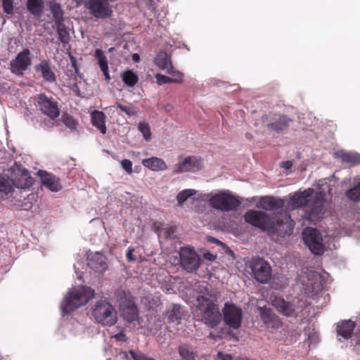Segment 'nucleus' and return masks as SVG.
<instances>
[{
	"mask_svg": "<svg viewBox=\"0 0 360 360\" xmlns=\"http://www.w3.org/2000/svg\"><path fill=\"white\" fill-rule=\"evenodd\" d=\"M212 241H213L214 243H217V244H218V243H221L219 240H217V239H216V238H212Z\"/></svg>",
	"mask_w": 360,
	"mask_h": 360,
	"instance_id": "56",
	"label": "nucleus"
},
{
	"mask_svg": "<svg viewBox=\"0 0 360 360\" xmlns=\"http://www.w3.org/2000/svg\"><path fill=\"white\" fill-rule=\"evenodd\" d=\"M94 296L91 288L79 285L70 290L64 297L60 309L64 314H69L75 309L85 305Z\"/></svg>",
	"mask_w": 360,
	"mask_h": 360,
	"instance_id": "3",
	"label": "nucleus"
},
{
	"mask_svg": "<svg viewBox=\"0 0 360 360\" xmlns=\"http://www.w3.org/2000/svg\"><path fill=\"white\" fill-rule=\"evenodd\" d=\"M249 266L253 278L260 283H268L271 278V267L264 259L253 258L250 262Z\"/></svg>",
	"mask_w": 360,
	"mask_h": 360,
	"instance_id": "9",
	"label": "nucleus"
},
{
	"mask_svg": "<svg viewBox=\"0 0 360 360\" xmlns=\"http://www.w3.org/2000/svg\"><path fill=\"white\" fill-rule=\"evenodd\" d=\"M326 194L319 191L314 193L313 188H308L302 192L295 193L290 197L289 204L294 209L309 205L306 207L304 218L311 224H316L320 221L326 211L327 201Z\"/></svg>",
	"mask_w": 360,
	"mask_h": 360,
	"instance_id": "1",
	"label": "nucleus"
},
{
	"mask_svg": "<svg viewBox=\"0 0 360 360\" xmlns=\"http://www.w3.org/2000/svg\"><path fill=\"white\" fill-rule=\"evenodd\" d=\"M180 264L187 272L193 273L198 270L201 259L196 252L191 248H181L179 251Z\"/></svg>",
	"mask_w": 360,
	"mask_h": 360,
	"instance_id": "11",
	"label": "nucleus"
},
{
	"mask_svg": "<svg viewBox=\"0 0 360 360\" xmlns=\"http://www.w3.org/2000/svg\"><path fill=\"white\" fill-rule=\"evenodd\" d=\"M26 8L33 16L40 18L44 12V0H27Z\"/></svg>",
	"mask_w": 360,
	"mask_h": 360,
	"instance_id": "26",
	"label": "nucleus"
},
{
	"mask_svg": "<svg viewBox=\"0 0 360 360\" xmlns=\"http://www.w3.org/2000/svg\"><path fill=\"white\" fill-rule=\"evenodd\" d=\"M122 81L128 86H134L139 81L138 75L131 70L124 72L122 75Z\"/></svg>",
	"mask_w": 360,
	"mask_h": 360,
	"instance_id": "34",
	"label": "nucleus"
},
{
	"mask_svg": "<svg viewBox=\"0 0 360 360\" xmlns=\"http://www.w3.org/2000/svg\"><path fill=\"white\" fill-rule=\"evenodd\" d=\"M292 166V162L290 160H286L282 162V167L285 169H290Z\"/></svg>",
	"mask_w": 360,
	"mask_h": 360,
	"instance_id": "50",
	"label": "nucleus"
},
{
	"mask_svg": "<svg viewBox=\"0 0 360 360\" xmlns=\"http://www.w3.org/2000/svg\"><path fill=\"white\" fill-rule=\"evenodd\" d=\"M208 201L212 207L224 212L235 211L241 204L240 200L229 191H221L212 195Z\"/></svg>",
	"mask_w": 360,
	"mask_h": 360,
	"instance_id": "6",
	"label": "nucleus"
},
{
	"mask_svg": "<svg viewBox=\"0 0 360 360\" xmlns=\"http://www.w3.org/2000/svg\"><path fill=\"white\" fill-rule=\"evenodd\" d=\"M34 179L30 175L29 172L23 169L20 174L17 175L13 180V184L20 188H28L32 186Z\"/></svg>",
	"mask_w": 360,
	"mask_h": 360,
	"instance_id": "23",
	"label": "nucleus"
},
{
	"mask_svg": "<svg viewBox=\"0 0 360 360\" xmlns=\"http://www.w3.org/2000/svg\"><path fill=\"white\" fill-rule=\"evenodd\" d=\"M115 107L119 108L121 111L125 112L128 116H134L137 113L136 108L132 106L131 104L123 105L121 103L117 102Z\"/></svg>",
	"mask_w": 360,
	"mask_h": 360,
	"instance_id": "41",
	"label": "nucleus"
},
{
	"mask_svg": "<svg viewBox=\"0 0 360 360\" xmlns=\"http://www.w3.org/2000/svg\"><path fill=\"white\" fill-rule=\"evenodd\" d=\"M106 360H112V359L110 358V359H106Z\"/></svg>",
	"mask_w": 360,
	"mask_h": 360,
	"instance_id": "60",
	"label": "nucleus"
},
{
	"mask_svg": "<svg viewBox=\"0 0 360 360\" xmlns=\"http://www.w3.org/2000/svg\"><path fill=\"white\" fill-rule=\"evenodd\" d=\"M302 238L304 243L316 255H322L325 251L321 233L314 228L307 227L302 232Z\"/></svg>",
	"mask_w": 360,
	"mask_h": 360,
	"instance_id": "8",
	"label": "nucleus"
},
{
	"mask_svg": "<svg viewBox=\"0 0 360 360\" xmlns=\"http://www.w3.org/2000/svg\"><path fill=\"white\" fill-rule=\"evenodd\" d=\"M196 193V191L194 189H185L180 191L176 195V200L179 205L183 204L188 200V198Z\"/></svg>",
	"mask_w": 360,
	"mask_h": 360,
	"instance_id": "36",
	"label": "nucleus"
},
{
	"mask_svg": "<svg viewBox=\"0 0 360 360\" xmlns=\"http://www.w3.org/2000/svg\"><path fill=\"white\" fill-rule=\"evenodd\" d=\"M138 128L146 141L150 140V139H151L150 129L149 125L147 123L140 122Z\"/></svg>",
	"mask_w": 360,
	"mask_h": 360,
	"instance_id": "42",
	"label": "nucleus"
},
{
	"mask_svg": "<svg viewBox=\"0 0 360 360\" xmlns=\"http://www.w3.org/2000/svg\"><path fill=\"white\" fill-rule=\"evenodd\" d=\"M346 196L354 202L360 201V181L346 193Z\"/></svg>",
	"mask_w": 360,
	"mask_h": 360,
	"instance_id": "38",
	"label": "nucleus"
},
{
	"mask_svg": "<svg viewBox=\"0 0 360 360\" xmlns=\"http://www.w3.org/2000/svg\"><path fill=\"white\" fill-rule=\"evenodd\" d=\"M260 318L266 328L278 329L282 326L280 318L270 308L259 307Z\"/></svg>",
	"mask_w": 360,
	"mask_h": 360,
	"instance_id": "17",
	"label": "nucleus"
},
{
	"mask_svg": "<svg viewBox=\"0 0 360 360\" xmlns=\"http://www.w3.org/2000/svg\"><path fill=\"white\" fill-rule=\"evenodd\" d=\"M30 51L28 49H23L11 61V71L15 75H22L31 65L30 57Z\"/></svg>",
	"mask_w": 360,
	"mask_h": 360,
	"instance_id": "16",
	"label": "nucleus"
},
{
	"mask_svg": "<svg viewBox=\"0 0 360 360\" xmlns=\"http://www.w3.org/2000/svg\"><path fill=\"white\" fill-rule=\"evenodd\" d=\"M290 122L292 120L285 115H274L271 119V122L268 123L266 126L269 129L276 131H281L288 128Z\"/></svg>",
	"mask_w": 360,
	"mask_h": 360,
	"instance_id": "21",
	"label": "nucleus"
},
{
	"mask_svg": "<svg viewBox=\"0 0 360 360\" xmlns=\"http://www.w3.org/2000/svg\"><path fill=\"white\" fill-rule=\"evenodd\" d=\"M178 351L183 360H194L196 356L193 351L189 350L188 348L184 345L179 346Z\"/></svg>",
	"mask_w": 360,
	"mask_h": 360,
	"instance_id": "40",
	"label": "nucleus"
},
{
	"mask_svg": "<svg viewBox=\"0 0 360 360\" xmlns=\"http://www.w3.org/2000/svg\"><path fill=\"white\" fill-rule=\"evenodd\" d=\"M129 354L134 360H154L152 358L148 357L146 354L140 351L130 350Z\"/></svg>",
	"mask_w": 360,
	"mask_h": 360,
	"instance_id": "45",
	"label": "nucleus"
},
{
	"mask_svg": "<svg viewBox=\"0 0 360 360\" xmlns=\"http://www.w3.org/2000/svg\"><path fill=\"white\" fill-rule=\"evenodd\" d=\"M174 229L172 227L165 229V233L169 237H171L174 234Z\"/></svg>",
	"mask_w": 360,
	"mask_h": 360,
	"instance_id": "52",
	"label": "nucleus"
},
{
	"mask_svg": "<svg viewBox=\"0 0 360 360\" xmlns=\"http://www.w3.org/2000/svg\"><path fill=\"white\" fill-rule=\"evenodd\" d=\"M339 158L352 166L360 165V154L356 152H340Z\"/></svg>",
	"mask_w": 360,
	"mask_h": 360,
	"instance_id": "31",
	"label": "nucleus"
},
{
	"mask_svg": "<svg viewBox=\"0 0 360 360\" xmlns=\"http://www.w3.org/2000/svg\"><path fill=\"white\" fill-rule=\"evenodd\" d=\"M77 3V4H81L85 1V0H74Z\"/></svg>",
	"mask_w": 360,
	"mask_h": 360,
	"instance_id": "55",
	"label": "nucleus"
},
{
	"mask_svg": "<svg viewBox=\"0 0 360 360\" xmlns=\"http://www.w3.org/2000/svg\"><path fill=\"white\" fill-rule=\"evenodd\" d=\"M284 201L273 196L261 197L257 204L258 208L267 211H274L283 208Z\"/></svg>",
	"mask_w": 360,
	"mask_h": 360,
	"instance_id": "18",
	"label": "nucleus"
},
{
	"mask_svg": "<svg viewBox=\"0 0 360 360\" xmlns=\"http://www.w3.org/2000/svg\"><path fill=\"white\" fill-rule=\"evenodd\" d=\"M246 222L269 233L277 232L276 225L273 219L266 213L258 210H248L244 214Z\"/></svg>",
	"mask_w": 360,
	"mask_h": 360,
	"instance_id": "5",
	"label": "nucleus"
},
{
	"mask_svg": "<svg viewBox=\"0 0 360 360\" xmlns=\"http://www.w3.org/2000/svg\"><path fill=\"white\" fill-rule=\"evenodd\" d=\"M154 63L160 69L166 72L173 66L170 57L165 51L158 53L155 58Z\"/></svg>",
	"mask_w": 360,
	"mask_h": 360,
	"instance_id": "29",
	"label": "nucleus"
},
{
	"mask_svg": "<svg viewBox=\"0 0 360 360\" xmlns=\"http://www.w3.org/2000/svg\"><path fill=\"white\" fill-rule=\"evenodd\" d=\"M275 224L276 225V228L278 229L277 226L278 224H279V222H277V224L275 223Z\"/></svg>",
	"mask_w": 360,
	"mask_h": 360,
	"instance_id": "59",
	"label": "nucleus"
},
{
	"mask_svg": "<svg viewBox=\"0 0 360 360\" xmlns=\"http://www.w3.org/2000/svg\"><path fill=\"white\" fill-rule=\"evenodd\" d=\"M50 10L53 15L54 23L56 22H60L65 20L64 11L59 3L51 2Z\"/></svg>",
	"mask_w": 360,
	"mask_h": 360,
	"instance_id": "33",
	"label": "nucleus"
},
{
	"mask_svg": "<svg viewBox=\"0 0 360 360\" xmlns=\"http://www.w3.org/2000/svg\"><path fill=\"white\" fill-rule=\"evenodd\" d=\"M155 77L156 79V82L158 85H162L165 84L172 83V80L171 77L164 75H162L160 73H157L155 75Z\"/></svg>",
	"mask_w": 360,
	"mask_h": 360,
	"instance_id": "44",
	"label": "nucleus"
},
{
	"mask_svg": "<svg viewBox=\"0 0 360 360\" xmlns=\"http://www.w3.org/2000/svg\"><path fill=\"white\" fill-rule=\"evenodd\" d=\"M300 300L293 299L292 301H287L281 297H275L272 300V305L278 312L286 317H297L302 308L300 306Z\"/></svg>",
	"mask_w": 360,
	"mask_h": 360,
	"instance_id": "10",
	"label": "nucleus"
},
{
	"mask_svg": "<svg viewBox=\"0 0 360 360\" xmlns=\"http://www.w3.org/2000/svg\"><path fill=\"white\" fill-rule=\"evenodd\" d=\"M203 167V159L198 156H188L184 158L181 161L174 165L173 167V174H177L186 172H193L200 171Z\"/></svg>",
	"mask_w": 360,
	"mask_h": 360,
	"instance_id": "14",
	"label": "nucleus"
},
{
	"mask_svg": "<svg viewBox=\"0 0 360 360\" xmlns=\"http://www.w3.org/2000/svg\"><path fill=\"white\" fill-rule=\"evenodd\" d=\"M120 164L122 169H124L127 172V174H132V162L129 160L124 159L121 161Z\"/></svg>",
	"mask_w": 360,
	"mask_h": 360,
	"instance_id": "46",
	"label": "nucleus"
},
{
	"mask_svg": "<svg viewBox=\"0 0 360 360\" xmlns=\"http://www.w3.org/2000/svg\"><path fill=\"white\" fill-rule=\"evenodd\" d=\"M205 258L210 261H213L215 259L216 256L210 252H207L206 254H205Z\"/></svg>",
	"mask_w": 360,
	"mask_h": 360,
	"instance_id": "51",
	"label": "nucleus"
},
{
	"mask_svg": "<svg viewBox=\"0 0 360 360\" xmlns=\"http://www.w3.org/2000/svg\"><path fill=\"white\" fill-rule=\"evenodd\" d=\"M224 323L233 329L240 327L243 318L242 309L233 303L226 302L222 309Z\"/></svg>",
	"mask_w": 360,
	"mask_h": 360,
	"instance_id": "12",
	"label": "nucleus"
},
{
	"mask_svg": "<svg viewBox=\"0 0 360 360\" xmlns=\"http://www.w3.org/2000/svg\"><path fill=\"white\" fill-rule=\"evenodd\" d=\"M84 4L89 13L96 18H108L112 14V8L107 0H86Z\"/></svg>",
	"mask_w": 360,
	"mask_h": 360,
	"instance_id": "13",
	"label": "nucleus"
},
{
	"mask_svg": "<svg viewBox=\"0 0 360 360\" xmlns=\"http://www.w3.org/2000/svg\"><path fill=\"white\" fill-rule=\"evenodd\" d=\"M42 184L53 192H57L61 188L59 179L55 176L46 172L39 171Z\"/></svg>",
	"mask_w": 360,
	"mask_h": 360,
	"instance_id": "22",
	"label": "nucleus"
},
{
	"mask_svg": "<svg viewBox=\"0 0 360 360\" xmlns=\"http://www.w3.org/2000/svg\"><path fill=\"white\" fill-rule=\"evenodd\" d=\"M132 60L134 61V62H139L140 60V56L138 53H134L132 55Z\"/></svg>",
	"mask_w": 360,
	"mask_h": 360,
	"instance_id": "53",
	"label": "nucleus"
},
{
	"mask_svg": "<svg viewBox=\"0 0 360 360\" xmlns=\"http://www.w3.org/2000/svg\"><path fill=\"white\" fill-rule=\"evenodd\" d=\"M269 117H268V115H264L262 117V121L263 122H265L268 120Z\"/></svg>",
	"mask_w": 360,
	"mask_h": 360,
	"instance_id": "54",
	"label": "nucleus"
},
{
	"mask_svg": "<svg viewBox=\"0 0 360 360\" xmlns=\"http://www.w3.org/2000/svg\"><path fill=\"white\" fill-rule=\"evenodd\" d=\"M358 336L357 344L360 345V331L356 334Z\"/></svg>",
	"mask_w": 360,
	"mask_h": 360,
	"instance_id": "57",
	"label": "nucleus"
},
{
	"mask_svg": "<svg viewBox=\"0 0 360 360\" xmlns=\"http://www.w3.org/2000/svg\"><path fill=\"white\" fill-rule=\"evenodd\" d=\"M96 321L104 326H111L117 321V312L109 302L101 300L96 302L92 310Z\"/></svg>",
	"mask_w": 360,
	"mask_h": 360,
	"instance_id": "4",
	"label": "nucleus"
},
{
	"mask_svg": "<svg viewBox=\"0 0 360 360\" xmlns=\"http://www.w3.org/2000/svg\"><path fill=\"white\" fill-rule=\"evenodd\" d=\"M321 289H322V286L321 285H319L317 290L319 291V290H321Z\"/></svg>",
	"mask_w": 360,
	"mask_h": 360,
	"instance_id": "58",
	"label": "nucleus"
},
{
	"mask_svg": "<svg viewBox=\"0 0 360 360\" xmlns=\"http://www.w3.org/2000/svg\"><path fill=\"white\" fill-rule=\"evenodd\" d=\"M36 72H40L43 79L49 83L56 81V76L51 69V65L47 60L44 59L41 62L34 66Z\"/></svg>",
	"mask_w": 360,
	"mask_h": 360,
	"instance_id": "20",
	"label": "nucleus"
},
{
	"mask_svg": "<svg viewBox=\"0 0 360 360\" xmlns=\"http://www.w3.org/2000/svg\"><path fill=\"white\" fill-rule=\"evenodd\" d=\"M217 360H233L231 354H224L221 352H218Z\"/></svg>",
	"mask_w": 360,
	"mask_h": 360,
	"instance_id": "49",
	"label": "nucleus"
},
{
	"mask_svg": "<svg viewBox=\"0 0 360 360\" xmlns=\"http://www.w3.org/2000/svg\"><path fill=\"white\" fill-rule=\"evenodd\" d=\"M105 119V115L101 111L95 110L91 113L92 124L98 128L103 134L106 133Z\"/></svg>",
	"mask_w": 360,
	"mask_h": 360,
	"instance_id": "28",
	"label": "nucleus"
},
{
	"mask_svg": "<svg viewBox=\"0 0 360 360\" xmlns=\"http://www.w3.org/2000/svg\"><path fill=\"white\" fill-rule=\"evenodd\" d=\"M37 105L41 112L51 119L54 120L60 115V110L57 101L52 97H48L41 94L37 97Z\"/></svg>",
	"mask_w": 360,
	"mask_h": 360,
	"instance_id": "15",
	"label": "nucleus"
},
{
	"mask_svg": "<svg viewBox=\"0 0 360 360\" xmlns=\"http://www.w3.org/2000/svg\"><path fill=\"white\" fill-rule=\"evenodd\" d=\"M53 27L56 30L58 39L65 46V44L69 43L70 39L69 28L65 25L64 21L56 22Z\"/></svg>",
	"mask_w": 360,
	"mask_h": 360,
	"instance_id": "27",
	"label": "nucleus"
},
{
	"mask_svg": "<svg viewBox=\"0 0 360 360\" xmlns=\"http://www.w3.org/2000/svg\"><path fill=\"white\" fill-rule=\"evenodd\" d=\"M166 72L172 76V77H171L172 83L182 84L184 82V74L176 70L174 66L170 67Z\"/></svg>",
	"mask_w": 360,
	"mask_h": 360,
	"instance_id": "37",
	"label": "nucleus"
},
{
	"mask_svg": "<svg viewBox=\"0 0 360 360\" xmlns=\"http://www.w3.org/2000/svg\"><path fill=\"white\" fill-rule=\"evenodd\" d=\"M134 252V248H129L126 254L127 259L129 262H136L137 260L136 257L133 255Z\"/></svg>",
	"mask_w": 360,
	"mask_h": 360,
	"instance_id": "47",
	"label": "nucleus"
},
{
	"mask_svg": "<svg viewBox=\"0 0 360 360\" xmlns=\"http://www.w3.org/2000/svg\"><path fill=\"white\" fill-rule=\"evenodd\" d=\"M87 259V264L89 268L96 271L103 272L107 269L105 257L100 252H96L94 254L89 255Z\"/></svg>",
	"mask_w": 360,
	"mask_h": 360,
	"instance_id": "19",
	"label": "nucleus"
},
{
	"mask_svg": "<svg viewBox=\"0 0 360 360\" xmlns=\"http://www.w3.org/2000/svg\"><path fill=\"white\" fill-rule=\"evenodd\" d=\"M355 326L356 324L354 321L346 320L337 324L336 331L338 335L345 339H349L352 337Z\"/></svg>",
	"mask_w": 360,
	"mask_h": 360,
	"instance_id": "25",
	"label": "nucleus"
},
{
	"mask_svg": "<svg viewBox=\"0 0 360 360\" xmlns=\"http://www.w3.org/2000/svg\"><path fill=\"white\" fill-rule=\"evenodd\" d=\"M4 12L7 15H13L14 6L13 0H1Z\"/></svg>",
	"mask_w": 360,
	"mask_h": 360,
	"instance_id": "43",
	"label": "nucleus"
},
{
	"mask_svg": "<svg viewBox=\"0 0 360 360\" xmlns=\"http://www.w3.org/2000/svg\"><path fill=\"white\" fill-rule=\"evenodd\" d=\"M166 316L169 322L180 321L183 316L181 305L172 304L170 308L167 309Z\"/></svg>",
	"mask_w": 360,
	"mask_h": 360,
	"instance_id": "32",
	"label": "nucleus"
},
{
	"mask_svg": "<svg viewBox=\"0 0 360 360\" xmlns=\"http://www.w3.org/2000/svg\"><path fill=\"white\" fill-rule=\"evenodd\" d=\"M112 338L117 341L126 342L127 340V338L122 330L115 334Z\"/></svg>",
	"mask_w": 360,
	"mask_h": 360,
	"instance_id": "48",
	"label": "nucleus"
},
{
	"mask_svg": "<svg viewBox=\"0 0 360 360\" xmlns=\"http://www.w3.org/2000/svg\"><path fill=\"white\" fill-rule=\"evenodd\" d=\"M115 295L120 303L121 314L126 321L133 323L139 318V311L134 302L129 299V294L122 289L115 291Z\"/></svg>",
	"mask_w": 360,
	"mask_h": 360,
	"instance_id": "7",
	"label": "nucleus"
},
{
	"mask_svg": "<svg viewBox=\"0 0 360 360\" xmlns=\"http://www.w3.org/2000/svg\"><path fill=\"white\" fill-rule=\"evenodd\" d=\"M141 163L144 167L154 172L164 171L167 169L165 162L156 157L143 159Z\"/></svg>",
	"mask_w": 360,
	"mask_h": 360,
	"instance_id": "24",
	"label": "nucleus"
},
{
	"mask_svg": "<svg viewBox=\"0 0 360 360\" xmlns=\"http://www.w3.org/2000/svg\"><path fill=\"white\" fill-rule=\"evenodd\" d=\"M13 191V186L9 179L0 175V198H4Z\"/></svg>",
	"mask_w": 360,
	"mask_h": 360,
	"instance_id": "35",
	"label": "nucleus"
},
{
	"mask_svg": "<svg viewBox=\"0 0 360 360\" xmlns=\"http://www.w3.org/2000/svg\"><path fill=\"white\" fill-rule=\"evenodd\" d=\"M95 57L98 60L99 67L105 75V79L109 81L110 79V77L109 74L108 60L103 51L101 49H96L95 51Z\"/></svg>",
	"mask_w": 360,
	"mask_h": 360,
	"instance_id": "30",
	"label": "nucleus"
},
{
	"mask_svg": "<svg viewBox=\"0 0 360 360\" xmlns=\"http://www.w3.org/2000/svg\"><path fill=\"white\" fill-rule=\"evenodd\" d=\"M196 309L200 320L208 327L213 328L217 326L221 320V314L216 298L212 295H200L196 298Z\"/></svg>",
	"mask_w": 360,
	"mask_h": 360,
	"instance_id": "2",
	"label": "nucleus"
},
{
	"mask_svg": "<svg viewBox=\"0 0 360 360\" xmlns=\"http://www.w3.org/2000/svg\"><path fill=\"white\" fill-rule=\"evenodd\" d=\"M60 120L63 122V123L71 131L76 129L77 122L72 115H70L67 112H63Z\"/></svg>",
	"mask_w": 360,
	"mask_h": 360,
	"instance_id": "39",
	"label": "nucleus"
}]
</instances>
